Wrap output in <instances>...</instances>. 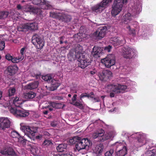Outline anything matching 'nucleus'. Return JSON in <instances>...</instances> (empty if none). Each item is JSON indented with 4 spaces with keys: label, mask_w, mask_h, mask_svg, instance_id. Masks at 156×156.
<instances>
[{
    "label": "nucleus",
    "mask_w": 156,
    "mask_h": 156,
    "mask_svg": "<svg viewBox=\"0 0 156 156\" xmlns=\"http://www.w3.org/2000/svg\"><path fill=\"white\" fill-rule=\"evenodd\" d=\"M101 62L105 65V67L109 68L115 64V56L113 55H109L105 58L101 59Z\"/></svg>",
    "instance_id": "9d476101"
},
{
    "label": "nucleus",
    "mask_w": 156,
    "mask_h": 156,
    "mask_svg": "<svg viewBox=\"0 0 156 156\" xmlns=\"http://www.w3.org/2000/svg\"><path fill=\"white\" fill-rule=\"evenodd\" d=\"M79 34H76V35H75V37H78L77 36H78V35Z\"/></svg>",
    "instance_id": "0e129e2a"
},
{
    "label": "nucleus",
    "mask_w": 156,
    "mask_h": 156,
    "mask_svg": "<svg viewBox=\"0 0 156 156\" xmlns=\"http://www.w3.org/2000/svg\"><path fill=\"white\" fill-rule=\"evenodd\" d=\"M13 57L9 54H7L5 55V58L8 61H12Z\"/></svg>",
    "instance_id": "c03bdc74"
},
{
    "label": "nucleus",
    "mask_w": 156,
    "mask_h": 156,
    "mask_svg": "<svg viewBox=\"0 0 156 156\" xmlns=\"http://www.w3.org/2000/svg\"><path fill=\"white\" fill-rule=\"evenodd\" d=\"M23 103V101L19 99L18 97L10 100L9 102L5 100H0V104L5 108H8L11 113L15 116L25 117L29 115V113L20 108Z\"/></svg>",
    "instance_id": "f257e3e1"
},
{
    "label": "nucleus",
    "mask_w": 156,
    "mask_h": 156,
    "mask_svg": "<svg viewBox=\"0 0 156 156\" xmlns=\"http://www.w3.org/2000/svg\"><path fill=\"white\" fill-rule=\"evenodd\" d=\"M52 144L53 143L51 140L47 139L45 140L43 143V145L46 147L51 146Z\"/></svg>",
    "instance_id": "c9c22d12"
},
{
    "label": "nucleus",
    "mask_w": 156,
    "mask_h": 156,
    "mask_svg": "<svg viewBox=\"0 0 156 156\" xmlns=\"http://www.w3.org/2000/svg\"><path fill=\"white\" fill-rule=\"evenodd\" d=\"M42 136L41 135H39L36 136V139L37 140H40L42 138Z\"/></svg>",
    "instance_id": "864d4df0"
},
{
    "label": "nucleus",
    "mask_w": 156,
    "mask_h": 156,
    "mask_svg": "<svg viewBox=\"0 0 156 156\" xmlns=\"http://www.w3.org/2000/svg\"><path fill=\"white\" fill-rule=\"evenodd\" d=\"M13 41L14 43H16L18 42V41L16 40H13Z\"/></svg>",
    "instance_id": "052dcab7"
},
{
    "label": "nucleus",
    "mask_w": 156,
    "mask_h": 156,
    "mask_svg": "<svg viewBox=\"0 0 156 156\" xmlns=\"http://www.w3.org/2000/svg\"><path fill=\"white\" fill-rule=\"evenodd\" d=\"M104 147L103 145L100 144L96 146L94 150V152L97 156H100L101 155L103 152Z\"/></svg>",
    "instance_id": "5701e85b"
},
{
    "label": "nucleus",
    "mask_w": 156,
    "mask_h": 156,
    "mask_svg": "<svg viewBox=\"0 0 156 156\" xmlns=\"http://www.w3.org/2000/svg\"><path fill=\"white\" fill-rule=\"evenodd\" d=\"M23 28L27 30H35L37 29V24L35 23H27L23 26Z\"/></svg>",
    "instance_id": "4be33fe9"
},
{
    "label": "nucleus",
    "mask_w": 156,
    "mask_h": 156,
    "mask_svg": "<svg viewBox=\"0 0 156 156\" xmlns=\"http://www.w3.org/2000/svg\"><path fill=\"white\" fill-rule=\"evenodd\" d=\"M42 79L48 83H51V87L50 90L53 91L56 89L60 85V83L56 80L52 79L51 76L49 75L43 76Z\"/></svg>",
    "instance_id": "9b49d317"
},
{
    "label": "nucleus",
    "mask_w": 156,
    "mask_h": 156,
    "mask_svg": "<svg viewBox=\"0 0 156 156\" xmlns=\"http://www.w3.org/2000/svg\"><path fill=\"white\" fill-rule=\"evenodd\" d=\"M68 96L69 97H71V95L70 94H69Z\"/></svg>",
    "instance_id": "338daca9"
},
{
    "label": "nucleus",
    "mask_w": 156,
    "mask_h": 156,
    "mask_svg": "<svg viewBox=\"0 0 156 156\" xmlns=\"http://www.w3.org/2000/svg\"><path fill=\"white\" fill-rule=\"evenodd\" d=\"M5 43L4 41H0V50H3L5 48Z\"/></svg>",
    "instance_id": "37998d69"
},
{
    "label": "nucleus",
    "mask_w": 156,
    "mask_h": 156,
    "mask_svg": "<svg viewBox=\"0 0 156 156\" xmlns=\"http://www.w3.org/2000/svg\"><path fill=\"white\" fill-rule=\"evenodd\" d=\"M116 44L114 45L115 46L125 44L126 41L124 38L122 39L119 37H118L117 39V40L116 41Z\"/></svg>",
    "instance_id": "c85d7f7f"
},
{
    "label": "nucleus",
    "mask_w": 156,
    "mask_h": 156,
    "mask_svg": "<svg viewBox=\"0 0 156 156\" xmlns=\"http://www.w3.org/2000/svg\"><path fill=\"white\" fill-rule=\"evenodd\" d=\"M32 42L36 46L38 49H41L44 46V42L42 39L38 37L34 36L32 40Z\"/></svg>",
    "instance_id": "aec40b11"
},
{
    "label": "nucleus",
    "mask_w": 156,
    "mask_h": 156,
    "mask_svg": "<svg viewBox=\"0 0 156 156\" xmlns=\"http://www.w3.org/2000/svg\"><path fill=\"white\" fill-rule=\"evenodd\" d=\"M16 92V90L14 88H11L9 90V96H12Z\"/></svg>",
    "instance_id": "ea45409f"
},
{
    "label": "nucleus",
    "mask_w": 156,
    "mask_h": 156,
    "mask_svg": "<svg viewBox=\"0 0 156 156\" xmlns=\"http://www.w3.org/2000/svg\"><path fill=\"white\" fill-rule=\"evenodd\" d=\"M132 137L136 136L137 141L136 142V145L140 147L144 145L146 143V135L142 133H137L132 135Z\"/></svg>",
    "instance_id": "f8f14e48"
},
{
    "label": "nucleus",
    "mask_w": 156,
    "mask_h": 156,
    "mask_svg": "<svg viewBox=\"0 0 156 156\" xmlns=\"http://www.w3.org/2000/svg\"><path fill=\"white\" fill-rule=\"evenodd\" d=\"M77 97V95L76 94L74 95L73 98H72V102H75L76 100V98Z\"/></svg>",
    "instance_id": "603ef678"
},
{
    "label": "nucleus",
    "mask_w": 156,
    "mask_h": 156,
    "mask_svg": "<svg viewBox=\"0 0 156 156\" xmlns=\"http://www.w3.org/2000/svg\"><path fill=\"white\" fill-rule=\"evenodd\" d=\"M112 14L113 16H115L119 13V10H112Z\"/></svg>",
    "instance_id": "a18cd8bd"
},
{
    "label": "nucleus",
    "mask_w": 156,
    "mask_h": 156,
    "mask_svg": "<svg viewBox=\"0 0 156 156\" xmlns=\"http://www.w3.org/2000/svg\"><path fill=\"white\" fill-rule=\"evenodd\" d=\"M92 98V101L94 102H99L100 101V100L98 98H93V97H91Z\"/></svg>",
    "instance_id": "3c124183"
},
{
    "label": "nucleus",
    "mask_w": 156,
    "mask_h": 156,
    "mask_svg": "<svg viewBox=\"0 0 156 156\" xmlns=\"http://www.w3.org/2000/svg\"><path fill=\"white\" fill-rule=\"evenodd\" d=\"M2 92L0 91V99L2 97Z\"/></svg>",
    "instance_id": "680f3d73"
},
{
    "label": "nucleus",
    "mask_w": 156,
    "mask_h": 156,
    "mask_svg": "<svg viewBox=\"0 0 156 156\" xmlns=\"http://www.w3.org/2000/svg\"><path fill=\"white\" fill-rule=\"evenodd\" d=\"M113 146L116 150H118L116 152L117 156H125L127 154V149L124 142H116Z\"/></svg>",
    "instance_id": "6e6552de"
},
{
    "label": "nucleus",
    "mask_w": 156,
    "mask_h": 156,
    "mask_svg": "<svg viewBox=\"0 0 156 156\" xmlns=\"http://www.w3.org/2000/svg\"><path fill=\"white\" fill-rule=\"evenodd\" d=\"M62 19H60L62 21L67 22L71 20V17L69 16L66 15L65 14H62Z\"/></svg>",
    "instance_id": "7c9ffc66"
},
{
    "label": "nucleus",
    "mask_w": 156,
    "mask_h": 156,
    "mask_svg": "<svg viewBox=\"0 0 156 156\" xmlns=\"http://www.w3.org/2000/svg\"><path fill=\"white\" fill-rule=\"evenodd\" d=\"M66 147V145L65 144H60L57 147V149L59 152H62L64 149Z\"/></svg>",
    "instance_id": "2f4dec72"
},
{
    "label": "nucleus",
    "mask_w": 156,
    "mask_h": 156,
    "mask_svg": "<svg viewBox=\"0 0 156 156\" xmlns=\"http://www.w3.org/2000/svg\"><path fill=\"white\" fill-rule=\"evenodd\" d=\"M32 2L34 4L37 5H45L47 7L48 9H53V7L50 4V2L45 0H33Z\"/></svg>",
    "instance_id": "6ab92c4d"
},
{
    "label": "nucleus",
    "mask_w": 156,
    "mask_h": 156,
    "mask_svg": "<svg viewBox=\"0 0 156 156\" xmlns=\"http://www.w3.org/2000/svg\"><path fill=\"white\" fill-rule=\"evenodd\" d=\"M84 97H87L89 98V97H90V94H87L86 93L82 94L80 96V99H81L82 98Z\"/></svg>",
    "instance_id": "09e8293b"
},
{
    "label": "nucleus",
    "mask_w": 156,
    "mask_h": 156,
    "mask_svg": "<svg viewBox=\"0 0 156 156\" xmlns=\"http://www.w3.org/2000/svg\"><path fill=\"white\" fill-rule=\"evenodd\" d=\"M120 51L123 56L126 58L131 59L135 58L137 55L136 51L133 48L128 47H123Z\"/></svg>",
    "instance_id": "0eeeda50"
},
{
    "label": "nucleus",
    "mask_w": 156,
    "mask_h": 156,
    "mask_svg": "<svg viewBox=\"0 0 156 156\" xmlns=\"http://www.w3.org/2000/svg\"><path fill=\"white\" fill-rule=\"evenodd\" d=\"M98 75L101 80H106L112 76V73L109 70H105L98 73Z\"/></svg>",
    "instance_id": "2eb2a0df"
},
{
    "label": "nucleus",
    "mask_w": 156,
    "mask_h": 156,
    "mask_svg": "<svg viewBox=\"0 0 156 156\" xmlns=\"http://www.w3.org/2000/svg\"><path fill=\"white\" fill-rule=\"evenodd\" d=\"M18 68L16 65L13 66H9L7 68V70L9 73V74L12 75L17 73Z\"/></svg>",
    "instance_id": "b1692460"
},
{
    "label": "nucleus",
    "mask_w": 156,
    "mask_h": 156,
    "mask_svg": "<svg viewBox=\"0 0 156 156\" xmlns=\"http://www.w3.org/2000/svg\"><path fill=\"white\" fill-rule=\"evenodd\" d=\"M96 71L95 70V69L93 70L92 71H91L90 72V73L91 75H93L95 73H96Z\"/></svg>",
    "instance_id": "5fc2aeb1"
},
{
    "label": "nucleus",
    "mask_w": 156,
    "mask_h": 156,
    "mask_svg": "<svg viewBox=\"0 0 156 156\" xmlns=\"http://www.w3.org/2000/svg\"><path fill=\"white\" fill-rule=\"evenodd\" d=\"M128 0H115L112 5V10H121L124 4H126Z\"/></svg>",
    "instance_id": "dca6fc26"
},
{
    "label": "nucleus",
    "mask_w": 156,
    "mask_h": 156,
    "mask_svg": "<svg viewBox=\"0 0 156 156\" xmlns=\"http://www.w3.org/2000/svg\"><path fill=\"white\" fill-rule=\"evenodd\" d=\"M38 85V82L37 81H34L27 85L25 87L26 89H34L37 87Z\"/></svg>",
    "instance_id": "a878e982"
},
{
    "label": "nucleus",
    "mask_w": 156,
    "mask_h": 156,
    "mask_svg": "<svg viewBox=\"0 0 156 156\" xmlns=\"http://www.w3.org/2000/svg\"><path fill=\"white\" fill-rule=\"evenodd\" d=\"M56 124L54 123V122H52L51 123V125L52 126L54 127L56 126Z\"/></svg>",
    "instance_id": "13d9d810"
},
{
    "label": "nucleus",
    "mask_w": 156,
    "mask_h": 156,
    "mask_svg": "<svg viewBox=\"0 0 156 156\" xmlns=\"http://www.w3.org/2000/svg\"><path fill=\"white\" fill-rule=\"evenodd\" d=\"M44 134L45 135L49 136V133L47 132H45L44 133Z\"/></svg>",
    "instance_id": "bf43d9fd"
},
{
    "label": "nucleus",
    "mask_w": 156,
    "mask_h": 156,
    "mask_svg": "<svg viewBox=\"0 0 156 156\" xmlns=\"http://www.w3.org/2000/svg\"><path fill=\"white\" fill-rule=\"evenodd\" d=\"M71 91L73 93H76V90H72V88H71Z\"/></svg>",
    "instance_id": "e2e57ef3"
},
{
    "label": "nucleus",
    "mask_w": 156,
    "mask_h": 156,
    "mask_svg": "<svg viewBox=\"0 0 156 156\" xmlns=\"http://www.w3.org/2000/svg\"><path fill=\"white\" fill-rule=\"evenodd\" d=\"M147 154L148 156H154L155 155V154L151 151H148L147 152Z\"/></svg>",
    "instance_id": "8fccbe9b"
},
{
    "label": "nucleus",
    "mask_w": 156,
    "mask_h": 156,
    "mask_svg": "<svg viewBox=\"0 0 156 156\" xmlns=\"http://www.w3.org/2000/svg\"><path fill=\"white\" fill-rule=\"evenodd\" d=\"M36 93L32 91H30L24 94V97L26 99H32L36 97Z\"/></svg>",
    "instance_id": "cd10ccee"
},
{
    "label": "nucleus",
    "mask_w": 156,
    "mask_h": 156,
    "mask_svg": "<svg viewBox=\"0 0 156 156\" xmlns=\"http://www.w3.org/2000/svg\"><path fill=\"white\" fill-rule=\"evenodd\" d=\"M104 133V131L103 130L101 129L94 132L92 135V137L94 139L98 138L100 141L103 142L113 137L115 135L114 133L113 132L105 134Z\"/></svg>",
    "instance_id": "39448f33"
},
{
    "label": "nucleus",
    "mask_w": 156,
    "mask_h": 156,
    "mask_svg": "<svg viewBox=\"0 0 156 156\" xmlns=\"http://www.w3.org/2000/svg\"><path fill=\"white\" fill-rule=\"evenodd\" d=\"M111 49L112 46L110 45H108L107 47H105L104 48L105 51L108 52L110 51Z\"/></svg>",
    "instance_id": "49530a36"
},
{
    "label": "nucleus",
    "mask_w": 156,
    "mask_h": 156,
    "mask_svg": "<svg viewBox=\"0 0 156 156\" xmlns=\"http://www.w3.org/2000/svg\"><path fill=\"white\" fill-rule=\"evenodd\" d=\"M8 15V12L3 10L0 11V18H6Z\"/></svg>",
    "instance_id": "f704fd0d"
},
{
    "label": "nucleus",
    "mask_w": 156,
    "mask_h": 156,
    "mask_svg": "<svg viewBox=\"0 0 156 156\" xmlns=\"http://www.w3.org/2000/svg\"><path fill=\"white\" fill-rule=\"evenodd\" d=\"M48 105L47 106L43 107L42 108L45 109L46 110L43 112V113L45 115H46L48 112V110L51 111L53 110V108H60L62 107V105L60 103H55L51 102L48 103Z\"/></svg>",
    "instance_id": "4468645a"
},
{
    "label": "nucleus",
    "mask_w": 156,
    "mask_h": 156,
    "mask_svg": "<svg viewBox=\"0 0 156 156\" xmlns=\"http://www.w3.org/2000/svg\"><path fill=\"white\" fill-rule=\"evenodd\" d=\"M54 156H75L74 154L72 153H69L65 154H55Z\"/></svg>",
    "instance_id": "79ce46f5"
},
{
    "label": "nucleus",
    "mask_w": 156,
    "mask_h": 156,
    "mask_svg": "<svg viewBox=\"0 0 156 156\" xmlns=\"http://www.w3.org/2000/svg\"><path fill=\"white\" fill-rule=\"evenodd\" d=\"M23 58V56H20L17 57H12V62L14 63H17L21 61Z\"/></svg>",
    "instance_id": "c756f323"
},
{
    "label": "nucleus",
    "mask_w": 156,
    "mask_h": 156,
    "mask_svg": "<svg viewBox=\"0 0 156 156\" xmlns=\"http://www.w3.org/2000/svg\"><path fill=\"white\" fill-rule=\"evenodd\" d=\"M26 49V47H24L22 48L20 50V53L21 54V56H24V51L25 49Z\"/></svg>",
    "instance_id": "de8ad7c7"
},
{
    "label": "nucleus",
    "mask_w": 156,
    "mask_h": 156,
    "mask_svg": "<svg viewBox=\"0 0 156 156\" xmlns=\"http://www.w3.org/2000/svg\"><path fill=\"white\" fill-rule=\"evenodd\" d=\"M139 10H136L135 11L134 13L136 14H132L130 13H128L125 14L123 16V22L126 24H128L129 23H131L133 25L134 27L136 28L138 25V23L136 21H133L132 20L133 18L136 17V15L138 14L140 12Z\"/></svg>",
    "instance_id": "1a4fd4ad"
},
{
    "label": "nucleus",
    "mask_w": 156,
    "mask_h": 156,
    "mask_svg": "<svg viewBox=\"0 0 156 156\" xmlns=\"http://www.w3.org/2000/svg\"><path fill=\"white\" fill-rule=\"evenodd\" d=\"M16 7L18 9H20L22 8V6L20 4H18L17 5Z\"/></svg>",
    "instance_id": "6e6d98bb"
},
{
    "label": "nucleus",
    "mask_w": 156,
    "mask_h": 156,
    "mask_svg": "<svg viewBox=\"0 0 156 156\" xmlns=\"http://www.w3.org/2000/svg\"><path fill=\"white\" fill-rule=\"evenodd\" d=\"M69 60L72 61L78 59L79 66L84 69L89 65L90 62L85 57V54L80 45H76L75 48L72 49L68 55Z\"/></svg>",
    "instance_id": "f03ea898"
},
{
    "label": "nucleus",
    "mask_w": 156,
    "mask_h": 156,
    "mask_svg": "<svg viewBox=\"0 0 156 156\" xmlns=\"http://www.w3.org/2000/svg\"><path fill=\"white\" fill-rule=\"evenodd\" d=\"M127 88L126 85H121L119 84H110L107 85L106 88L110 92L109 96L111 98L122 93V90H125Z\"/></svg>",
    "instance_id": "20e7f679"
},
{
    "label": "nucleus",
    "mask_w": 156,
    "mask_h": 156,
    "mask_svg": "<svg viewBox=\"0 0 156 156\" xmlns=\"http://www.w3.org/2000/svg\"><path fill=\"white\" fill-rule=\"evenodd\" d=\"M107 28L105 26L100 27L94 33V36L98 39H101L105 36Z\"/></svg>",
    "instance_id": "ddd939ff"
},
{
    "label": "nucleus",
    "mask_w": 156,
    "mask_h": 156,
    "mask_svg": "<svg viewBox=\"0 0 156 156\" xmlns=\"http://www.w3.org/2000/svg\"><path fill=\"white\" fill-rule=\"evenodd\" d=\"M31 151L36 155H39L40 153V150L37 147L31 148Z\"/></svg>",
    "instance_id": "e433bc0d"
},
{
    "label": "nucleus",
    "mask_w": 156,
    "mask_h": 156,
    "mask_svg": "<svg viewBox=\"0 0 156 156\" xmlns=\"http://www.w3.org/2000/svg\"><path fill=\"white\" fill-rule=\"evenodd\" d=\"M112 1V0H103L101 3L95 5L93 10H104L108 6L109 3L111 2Z\"/></svg>",
    "instance_id": "412c9836"
},
{
    "label": "nucleus",
    "mask_w": 156,
    "mask_h": 156,
    "mask_svg": "<svg viewBox=\"0 0 156 156\" xmlns=\"http://www.w3.org/2000/svg\"><path fill=\"white\" fill-rule=\"evenodd\" d=\"M101 97L103 99V98H104L105 97H104V96H102Z\"/></svg>",
    "instance_id": "774afa93"
},
{
    "label": "nucleus",
    "mask_w": 156,
    "mask_h": 156,
    "mask_svg": "<svg viewBox=\"0 0 156 156\" xmlns=\"http://www.w3.org/2000/svg\"><path fill=\"white\" fill-rule=\"evenodd\" d=\"M10 136L13 138H16V139L19 143L22 144L23 146L25 145V141L27 140L20 136L19 134L15 131H12L10 133Z\"/></svg>",
    "instance_id": "a211bd4d"
},
{
    "label": "nucleus",
    "mask_w": 156,
    "mask_h": 156,
    "mask_svg": "<svg viewBox=\"0 0 156 156\" xmlns=\"http://www.w3.org/2000/svg\"><path fill=\"white\" fill-rule=\"evenodd\" d=\"M71 104L78 107L82 109L83 108L82 104H81L79 101H77L76 102H72Z\"/></svg>",
    "instance_id": "58836bf2"
},
{
    "label": "nucleus",
    "mask_w": 156,
    "mask_h": 156,
    "mask_svg": "<svg viewBox=\"0 0 156 156\" xmlns=\"http://www.w3.org/2000/svg\"><path fill=\"white\" fill-rule=\"evenodd\" d=\"M20 125L21 129L24 132L25 134V136L23 137L26 138V136H27L29 139H32L35 133L37 131V127L24 125L23 123H21Z\"/></svg>",
    "instance_id": "423d86ee"
},
{
    "label": "nucleus",
    "mask_w": 156,
    "mask_h": 156,
    "mask_svg": "<svg viewBox=\"0 0 156 156\" xmlns=\"http://www.w3.org/2000/svg\"><path fill=\"white\" fill-rule=\"evenodd\" d=\"M127 83H129L131 84H135V83L133 81H131L130 80H129L127 82Z\"/></svg>",
    "instance_id": "4d7b16f0"
},
{
    "label": "nucleus",
    "mask_w": 156,
    "mask_h": 156,
    "mask_svg": "<svg viewBox=\"0 0 156 156\" xmlns=\"http://www.w3.org/2000/svg\"><path fill=\"white\" fill-rule=\"evenodd\" d=\"M91 145V141L87 138L79 139L76 144V150L82 154L87 153L88 148Z\"/></svg>",
    "instance_id": "7ed1b4c3"
},
{
    "label": "nucleus",
    "mask_w": 156,
    "mask_h": 156,
    "mask_svg": "<svg viewBox=\"0 0 156 156\" xmlns=\"http://www.w3.org/2000/svg\"><path fill=\"white\" fill-rule=\"evenodd\" d=\"M126 27L129 31V33L130 34L135 35L136 34L135 30L133 29H131L130 26L126 25Z\"/></svg>",
    "instance_id": "473e14b6"
},
{
    "label": "nucleus",
    "mask_w": 156,
    "mask_h": 156,
    "mask_svg": "<svg viewBox=\"0 0 156 156\" xmlns=\"http://www.w3.org/2000/svg\"><path fill=\"white\" fill-rule=\"evenodd\" d=\"M79 139V138L77 136L74 137L73 138H70L69 140V143L71 144H74L76 143Z\"/></svg>",
    "instance_id": "72a5a7b5"
},
{
    "label": "nucleus",
    "mask_w": 156,
    "mask_h": 156,
    "mask_svg": "<svg viewBox=\"0 0 156 156\" xmlns=\"http://www.w3.org/2000/svg\"><path fill=\"white\" fill-rule=\"evenodd\" d=\"M114 153V150L111 149L109 151H107L105 153V156H112Z\"/></svg>",
    "instance_id": "4c0bfd02"
},
{
    "label": "nucleus",
    "mask_w": 156,
    "mask_h": 156,
    "mask_svg": "<svg viewBox=\"0 0 156 156\" xmlns=\"http://www.w3.org/2000/svg\"><path fill=\"white\" fill-rule=\"evenodd\" d=\"M62 13L57 12L56 11L50 12V16L53 18L58 19L60 20L62 19Z\"/></svg>",
    "instance_id": "bb28decb"
},
{
    "label": "nucleus",
    "mask_w": 156,
    "mask_h": 156,
    "mask_svg": "<svg viewBox=\"0 0 156 156\" xmlns=\"http://www.w3.org/2000/svg\"><path fill=\"white\" fill-rule=\"evenodd\" d=\"M93 94H94L93 93V92H91V93H90V96L91 95H93ZM91 96H90V97L91 98Z\"/></svg>",
    "instance_id": "69168bd1"
},
{
    "label": "nucleus",
    "mask_w": 156,
    "mask_h": 156,
    "mask_svg": "<svg viewBox=\"0 0 156 156\" xmlns=\"http://www.w3.org/2000/svg\"><path fill=\"white\" fill-rule=\"evenodd\" d=\"M10 121L7 118L2 117L0 118V128L4 130L6 128L10 127Z\"/></svg>",
    "instance_id": "f3484780"
},
{
    "label": "nucleus",
    "mask_w": 156,
    "mask_h": 156,
    "mask_svg": "<svg viewBox=\"0 0 156 156\" xmlns=\"http://www.w3.org/2000/svg\"><path fill=\"white\" fill-rule=\"evenodd\" d=\"M118 38V37H114L111 38L110 40V42L115 45L116 44V41L117 40Z\"/></svg>",
    "instance_id": "a19ab883"
},
{
    "label": "nucleus",
    "mask_w": 156,
    "mask_h": 156,
    "mask_svg": "<svg viewBox=\"0 0 156 156\" xmlns=\"http://www.w3.org/2000/svg\"><path fill=\"white\" fill-rule=\"evenodd\" d=\"M101 51L100 47L95 46L93 49L92 55L95 58L99 57V55L101 52Z\"/></svg>",
    "instance_id": "393cba45"
}]
</instances>
